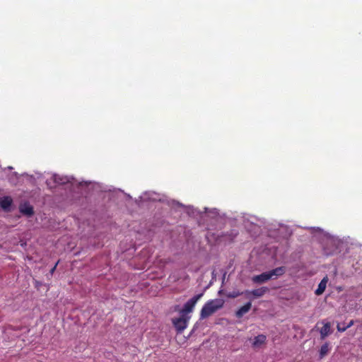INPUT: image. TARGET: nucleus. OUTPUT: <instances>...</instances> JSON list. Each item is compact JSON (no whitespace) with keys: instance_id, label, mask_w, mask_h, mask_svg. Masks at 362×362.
<instances>
[{"instance_id":"f257e3e1","label":"nucleus","mask_w":362,"mask_h":362,"mask_svg":"<svg viewBox=\"0 0 362 362\" xmlns=\"http://www.w3.org/2000/svg\"><path fill=\"white\" fill-rule=\"evenodd\" d=\"M224 305V300L221 298H216L214 300H211L207 301L204 306L202 307L200 312V317L202 319H205L214 313H216L218 310L223 308Z\"/></svg>"},{"instance_id":"f03ea898","label":"nucleus","mask_w":362,"mask_h":362,"mask_svg":"<svg viewBox=\"0 0 362 362\" xmlns=\"http://www.w3.org/2000/svg\"><path fill=\"white\" fill-rule=\"evenodd\" d=\"M286 272L284 267H276L267 272H263L261 274L255 275L252 277V281L255 284H263L268 280L272 279L274 276H282Z\"/></svg>"},{"instance_id":"7ed1b4c3","label":"nucleus","mask_w":362,"mask_h":362,"mask_svg":"<svg viewBox=\"0 0 362 362\" xmlns=\"http://www.w3.org/2000/svg\"><path fill=\"white\" fill-rule=\"evenodd\" d=\"M202 293L197 294L189 299L183 308L180 310V313L182 315H185L187 313L192 312L197 301L202 298Z\"/></svg>"},{"instance_id":"20e7f679","label":"nucleus","mask_w":362,"mask_h":362,"mask_svg":"<svg viewBox=\"0 0 362 362\" xmlns=\"http://www.w3.org/2000/svg\"><path fill=\"white\" fill-rule=\"evenodd\" d=\"M189 317H185L181 315V317L173 319V325H174L177 333H182L187 326Z\"/></svg>"},{"instance_id":"39448f33","label":"nucleus","mask_w":362,"mask_h":362,"mask_svg":"<svg viewBox=\"0 0 362 362\" xmlns=\"http://www.w3.org/2000/svg\"><path fill=\"white\" fill-rule=\"evenodd\" d=\"M13 199L9 196L0 197V206L4 211H10L11 210Z\"/></svg>"},{"instance_id":"423d86ee","label":"nucleus","mask_w":362,"mask_h":362,"mask_svg":"<svg viewBox=\"0 0 362 362\" xmlns=\"http://www.w3.org/2000/svg\"><path fill=\"white\" fill-rule=\"evenodd\" d=\"M268 291L269 288L266 286H263L257 289H254L252 291H246L245 294L247 296L252 295L255 298H260Z\"/></svg>"},{"instance_id":"0eeeda50","label":"nucleus","mask_w":362,"mask_h":362,"mask_svg":"<svg viewBox=\"0 0 362 362\" xmlns=\"http://www.w3.org/2000/svg\"><path fill=\"white\" fill-rule=\"evenodd\" d=\"M323 327L320 329V339L324 340L329 334H331V324L329 322L322 321Z\"/></svg>"},{"instance_id":"6e6552de","label":"nucleus","mask_w":362,"mask_h":362,"mask_svg":"<svg viewBox=\"0 0 362 362\" xmlns=\"http://www.w3.org/2000/svg\"><path fill=\"white\" fill-rule=\"evenodd\" d=\"M267 341V337L264 334H259L256 336L252 341V347L253 348H259L262 344H265Z\"/></svg>"},{"instance_id":"1a4fd4ad","label":"nucleus","mask_w":362,"mask_h":362,"mask_svg":"<svg viewBox=\"0 0 362 362\" xmlns=\"http://www.w3.org/2000/svg\"><path fill=\"white\" fill-rule=\"evenodd\" d=\"M252 304L250 302L247 303L243 306L240 308L235 313V316L238 318H241L245 314H246L251 309Z\"/></svg>"},{"instance_id":"9d476101","label":"nucleus","mask_w":362,"mask_h":362,"mask_svg":"<svg viewBox=\"0 0 362 362\" xmlns=\"http://www.w3.org/2000/svg\"><path fill=\"white\" fill-rule=\"evenodd\" d=\"M328 281V278L327 276L324 277L320 284H318L317 288L315 290V293L317 296H320L324 293L326 289L327 284Z\"/></svg>"},{"instance_id":"9b49d317","label":"nucleus","mask_w":362,"mask_h":362,"mask_svg":"<svg viewBox=\"0 0 362 362\" xmlns=\"http://www.w3.org/2000/svg\"><path fill=\"white\" fill-rule=\"evenodd\" d=\"M329 343L325 342L323 345L321 346L320 349L319 351V357L320 359L323 358L329 351Z\"/></svg>"},{"instance_id":"f8f14e48","label":"nucleus","mask_w":362,"mask_h":362,"mask_svg":"<svg viewBox=\"0 0 362 362\" xmlns=\"http://www.w3.org/2000/svg\"><path fill=\"white\" fill-rule=\"evenodd\" d=\"M24 215L30 216L33 214V209L32 206H30L26 202H24V209H23Z\"/></svg>"},{"instance_id":"ddd939ff","label":"nucleus","mask_w":362,"mask_h":362,"mask_svg":"<svg viewBox=\"0 0 362 362\" xmlns=\"http://www.w3.org/2000/svg\"><path fill=\"white\" fill-rule=\"evenodd\" d=\"M53 180L55 183L62 185V184L66 182L67 179H66V177H60L59 175H54Z\"/></svg>"},{"instance_id":"4468645a","label":"nucleus","mask_w":362,"mask_h":362,"mask_svg":"<svg viewBox=\"0 0 362 362\" xmlns=\"http://www.w3.org/2000/svg\"><path fill=\"white\" fill-rule=\"evenodd\" d=\"M241 294H242V293H240L239 291H234L233 292L228 293L226 296L228 298H235L240 296Z\"/></svg>"},{"instance_id":"2eb2a0df","label":"nucleus","mask_w":362,"mask_h":362,"mask_svg":"<svg viewBox=\"0 0 362 362\" xmlns=\"http://www.w3.org/2000/svg\"><path fill=\"white\" fill-rule=\"evenodd\" d=\"M337 329L339 332H343L347 329V327L345 325L341 326V324H338L337 326Z\"/></svg>"},{"instance_id":"dca6fc26","label":"nucleus","mask_w":362,"mask_h":362,"mask_svg":"<svg viewBox=\"0 0 362 362\" xmlns=\"http://www.w3.org/2000/svg\"><path fill=\"white\" fill-rule=\"evenodd\" d=\"M58 263H59V261H58V262L54 264V266L51 269V270H50V272H49L51 275H52V274H54V271L56 270V268H57V267Z\"/></svg>"},{"instance_id":"f3484780","label":"nucleus","mask_w":362,"mask_h":362,"mask_svg":"<svg viewBox=\"0 0 362 362\" xmlns=\"http://www.w3.org/2000/svg\"><path fill=\"white\" fill-rule=\"evenodd\" d=\"M18 210L21 214H23V204L20 203L18 205Z\"/></svg>"},{"instance_id":"a211bd4d","label":"nucleus","mask_w":362,"mask_h":362,"mask_svg":"<svg viewBox=\"0 0 362 362\" xmlns=\"http://www.w3.org/2000/svg\"><path fill=\"white\" fill-rule=\"evenodd\" d=\"M354 325V320H351L346 326L347 329L351 327Z\"/></svg>"}]
</instances>
